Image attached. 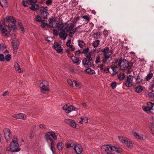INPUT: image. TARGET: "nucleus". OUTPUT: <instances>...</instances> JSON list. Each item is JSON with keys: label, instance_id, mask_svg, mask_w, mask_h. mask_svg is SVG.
I'll return each mask as SVG.
<instances>
[{"label": "nucleus", "instance_id": "nucleus-41", "mask_svg": "<svg viewBox=\"0 0 154 154\" xmlns=\"http://www.w3.org/2000/svg\"><path fill=\"white\" fill-rule=\"evenodd\" d=\"M50 134H49V133L47 132L45 135V138L47 140H49L50 141L52 140V139L50 137Z\"/></svg>", "mask_w": 154, "mask_h": 154}, {"label": "nucleus", "instance_id": "nucleus-42", "mask_svg": "<svg viewBox=\"0 0 154 154\" xmlns=\"http://www.w3.org/2000/svg\"><path fill=\"white\" fill-rule=\"evenodd\" d=\"M82 18L85 19V21L86 22H88L90 19V18H89V17L86 15L82 17Z\"/></svg>", "mask_w": 154, "mask_h": 154}, {"label": "nucleus", "instance_id": "nucleus-31", "mask_svg": "<svg viewBox=\"0 0 154 154\" xmlns=\"http://www.w3.org/2000/svg\"><path fill=\"white\" fill-rule=\"evenodd\" d=\"M143 110L146 111L147 113H149L150 112V109L148 106L146 107L145 106H143L142 107Z\"/></svg>", "mask_w": 154, "mask_h": 154}, {"label": "nucleus", "instance_id": "nucleus-4", "mask_svg": "<svg viewBox=\"0 0 154 154\" xmlns=\"http://www.w3.org/2000/svg\"><path fill=\"white\" fill-rule=\"evenodd\" d=\"M121 69L125 70L127 69L129 66V63L126 60H122V58L119 59V61L118 64Z\"/></svg>", "mask_w": 154, "mask_h": 154}, {"label": "nucleus", "instance_id": "nucleus-29", "mask_svg": "<svg viewBox=\"0 0 154 154\" xmlns=\"http://www.w3.org/2000/svg\"><path fill=\"white\" fill-rule=\"evenodd\" d=\"M49 86L48 85H47L45 86V85H43L42 87H41V88L42 90L44 91H47L49 90Z\"/></svg>", "mask_w": 154, "mask_h": 154}, {"label": "nucleus", "instance_id": "nucleus-10", "mask_svg": "<svg viewBox=\"0 0 154 154\" xmlns=\"http://www.w3.org/2000/svg\"><path fill=\"white\" fill-rule=\"evenodd\" d=\"M74 149L77 154H81L82 151V148L81 146L79 145H75Z\"/></svg>", "mask_w": 154, "mask_h": 154}, {"label": "nucleus", "instance_id": "nucleus-17", "mask_svg": "<svg viewBox=\"0 0 154 154\" xmlns=\"http://www.w3.org/2000/svg\"><path fill=\"white\" fill-rule=\"evenodd\" d=\"M0 5L2 8H6L8 5L6 0H0Z\"/></svg>", "mask_w": 154, "mask_h": 154}, {"label": "nucleus", "instance_id": "nucleus-14", "mask_svg": "<svg viewBox=\"0 0 154 154\" xmlns=\"http://www.w3.org/2000/svg\"><path fill=\"white\" fill-rule=\"evenodd\" d=\"M49 15V13L47 11H42L41 12V17L42 18L44 19V20L47 19Z\"/></svg>", "mask_w": 154, "mask_h": 154}, {"label": "nucleus", "instance_id": "nucleus-45", "mask_svg": "<svg viewBox=\"0 0 154 154\" xmlns=\"http://www.w3.org/2000/svg\"><path fill=\"white\" fill-rule=\"evenodd\" d=\"M147 104L148 107L150 109V110L154 106V104L151 102H148L147 103Z\"/></svg>", "mask_w": 154, "mask_h": 154}, {"label": "nucleus", "instance_id": "nucleus-22", "mask_svg": "<svg viewBox=\"0 0 154 154\" xmlns=\"http://www.w3.org/2000/svg\"><path fill=\"white\" fill-rule=\"evenodd\" d=\"M74 29H67L66 32H70L69 34V37H72L73 34L75 33L77 30V29H75V30L74 31Z\"/></svg>", "mask_w": 154, "mask_h": 154}, {"label": "nucleus", "instance_id": "nucleus-36", "mask_svg": "<svg viewBox=\"0 0 154 154\" xmlns=\"http://www.w3.org/2000/svg\"><path fill=\"white\" fill-rule=\"evenodd\" d=\"M83 65L86 68L90 67L91 66V63L90 61H88L87 63L84 64Z\"/></svg>", "mask_w": 154, "mask_h": 154}, {"label": "nucleus", "instance_id": "nucleus-26", "mask_svg": "<svg viewBox=\"0 0 154 154\" xmlns=\"http://www.w3.org/2000/svg\"><path fill=\"white\" fill-rule=\"evenodd\" d=\"M143 90V88L141 86H139L135 87V91L137 93L141 92Z\"/></svg>", "mask_w": 154, "mask_h": 154}, {"label": "nucleus", "instance_id": "nucleus-34", "mask_svg": "<svg viewBox=\"0 0 154 154\" xmlns=\"http://www.w3.org/2000/svg\"><path fill=\"white\" fill-rule=\"evenodd\" d=\"M54 37H48L45 38V41H48L49 42H50L53 41L54 40Z\"/></svg>", "mask_w": 154, "mask_h": 154}, {"label": "nucleus", "instance_id": "nucleus-46", "mask_svg": "<svg viewBox=\"0 0 154 154\" xmlns=\"http://www.w3.org/2000/svg\"><path fill=\"white\" fill-rule=\"evenodd\" d=\"M11 58V56L10 54L6 55L5 57V59L7 61H9Z\"/></svg>", "mask_w": 154, "mask_h": 154}, {"label": "nucleus", "instance_id": "nucleus-54", "mask_svg": "<svg viewBox=\"0 0 154 154\" xmlns=\"http://www.w3.org/2000/svg\"><path fill=\"white\" fill-rule=\"evenodd\" d=\"M5 60L4 55L2 54H0V61H3Z\"/></svg>", "mask_w": 154, "mask_h": 154}, {"label": "nucleus", "instance_id": "nucleus-12", "mask_svg": "<svg viewBox=\"0 0 154 154\" xmlns=\"http://www.w3.org/2000/svg\"><path fill=\"white\" fill-rule=\"evenodd\" d=\"M109 146H110L108 145H104L102 146L101 147V150L102 152H106L108 154V151L109 150Z\"/></svg>", "mask_w": 154, "mask_h": 154}, {"label": "nucleus", "instance_id": "nucleus-35", "mask_svg": "<svg viewBox=\"0 0 154 154\" xmlns=\"http://www.w3.org/2000/svg\"><path fill=\"white\" fill-rule=\"evenodd\" d=\"M100 32H98L93 34V37L95 39H97L100 37Z\"/></svg>", "mask_w": 154, "mask_h": 154}, {"label": "nucleus", "instance_id": "nucleus-50", "mask_svg": "<svg viewBox=\"0 0 154 154\" xmlns=\"http://www.w3.org/2000/svg\"><path fill=\"white\" fill-rule=\"evenodd\" d=\"M116 83L115 82H114L112 83L111 84V86L113 89H114L116 87Z\"/></svg>", "mask_w": 154, "mask_h": 154}, {"label": "nucleus", "instance_id": "nucleus-11", "mask_svg": "<svg viewBox=\"0 0 154 154\" xmlns=\"http://www.w3.org/2000/svg\"><path fill=\"white\" fill-rule=\"evenodd\" d=\"M1 32L4 36L9 37L11 35V29H1Z\"/></svg>", "mask_w": 154, "mask_h": 154}, {"label": "nucleus", "instance_id": "nucleus-59", "mask_svg": "<svg viewBox=\"0 0 154 154\" xmlns=\"http://www.w3.org/2000/svg\"><path fill=\"white\" fill-rule=\"evenodd\" d=\"M81 119H82L83 120V122L85 123H86L88 122V119L86 117H85L83 118L81 117Z\"/></svg>", "mask_w": 154, "mask_h": 154}, {"label": "nucleus", "instance_id": "nucleus-62", "mask_svg": "<svg viewBox=\"0 0 154 154\" xmlns=\"http://www.w3.org/2000/svg\"><path fill=\"white\" fill-rule=\"evenodd\" d=\"M53 35L55 36H57L59 33V32L57 29H53Z\"/></svg>", "mask_w": 154, "mask_h": 154}, {"label": "nucleus", "instance_id": "nucleus-5", "mask_svg": "<svg viewBox=\"0 0 154 154\" xmlns=\"http://www.w3.org/2000/svg\"><path fill=\"white\" fill-rule=\"evenodd\" d=\"M49 28H56L58 26L57 20L54 18H51L49 19Z\"/></svg>", "mask_w": 154, "mask_h": 154}, {"label": "nucleus", "instance_id": "nucleus-16", "mask_svg": "<svg viewBox=\"0 0 154 154\" xmlns=\"http://www.w3.org/2000/svg\"><path fill=\"white\" fill-rule=\"evenodd\" d=\"M70 59L72 60L74 63H76L77 65L80 64L81 61L79 60V58H77L75 56H72Z\"/></svg>", "mask_w": 154, "mask_h": 154}, {"label": "nucleus", "instance_id": "nucleus-64", "mask_svg": "<svg viewBox=\"0 0 154 154\" xmlns=\"http://www.w3.org/2000/svg\"><path fill=\"white\" fill-rule=\"evenodd\" d=\"M52 0H47L46 2L47 5H49L51 4L52 2Z\"/></svg>", "mask_w": 154, "mask_h": 154}, {"label": "nucleus", "instance_id": "nucleus-53", "mask_svg": "<svg viewBox=\"0 0 154 154\" xmlns=\"http://www.w3.org/2000/svg\"><path fill=\"white\" fill-rule=\"evenodd\" d=\"M67 82L71 86H73V81H72L70 79H68L67 80Z\"/></svg>", "mask_w": 154, "mask_h": 154}, {"label": "nucleus", "instance_id": "nucleus-18", "mask_svg": "<svg viewBox=\"0 0 154 154\" xmlns=\"http://www.w3.org/2000/svg\"><path fill=\"white\" fill-rule=\"evenodd\" d=\"M76 108L72 105H70L69 106H68L67 109L66 111V113H69L73 110H75Z\"/></svg>", "mask_w": 154, "mask_h": 154}, {"label": "nucleus", "instance_id": "nucleus-33", "mask_svg": "<svg viewBox=\"0 0 154 154\" xmlns=\"http://www.w3.org/2000/svg\"><path fill=\"white\" fill-rule=\"evenodd\" d=\"M153 76V73H149L148 74L146 77V79L147 81H149L151 79Z\"/></svg>", "mask_w": 154, "mask_h": 154}, {"label": "nucleus", "instance_id": "nucleus-9", "mask_svg": "<svg viewBox=\"0 0 154 154\" xmlns=\"http://www.w3.org/2000/svg\"><path fill=\"white\" fill-rule=\"evenodd\" d=\"M61 30L59 34V37L60 38H63V40H65L66 38L67 34L65 32V29H58Z\"/></svg>", "mask_w": 154, "mask_h": 154}, {"label": "nucleus", "instance_id": "nucleus-2", "mask_svg": "<svg viewBox=\"0 0 154 154\" xmlns=\"http://www.w3.org/2000/svg\"><path fill=\"white\" fill-rule=\"evenodd\" d=\"M18 141L17 138L14 137L12 139V141L11 142L10 145V149L12 152L19 151L20 148L19 147H16L18 146Z\"/></svg>", "mask_w": 154, "mask_h": 154}, {"label": "nucleus", "instance_id": "nucleus-43", "mask_svg": "<svg viewBox=\"0 0 154 154\" xmlns=\"http://www.w3.org/2000/svg\"><path fill=\"white\" fill-rule=\"evenodd\" d=\"M30 138L31 139H32L34 135V134L35 133V131H34L32 129H31L30 130Z\"/></svg>", "mask_w": 154, "mask_h": 154}, {"label": "nucleus", "instance_id": "nucleus-30", "mask_svg": "<svg viewBox=\"0 0 154 154\" xmlns=\"http://www.w3.org/2000/svg\"><path fill=\"white\" fill-rule=\"evenodd\" d=\"M85 55L87 58L86 59H87L88 61H90L92 60V58L91 57V54L90 53H88L86 54Z\"/></svg>", "mask_w": 154, "mask_h": 154}, {"label": "nucleus", "instance_id": "nucleus-63", "mask_svg": "<svg viewBox=\"0 0 154 154\" xmlns=\"http://www.w3.org/2000/svg\"><path fill=\"white\" fill-rule=\"evenodd\" d=\"M89 51V48L88 47L86 49H84L82 52V53L85 54L88 53Z\"/></svg>", "mask_w": 154, "mask_h": 154}, {"label": "nucleus", "instance_id": "nucleus-58", "mask_svg": "<svg viewBox=\"0 0 154 154\" xmlns=\"http://www.w3.org/2000/svg\"><path fill=\"white\" fill-rule=\"evenodd\" d=\"M110 149L111 150H113L116 151V149H117V147H116L115 146H109Z\"/></svg>", "mask_w": 154, "mask_h": 154}, {"label": "nucleus", "instance_id": "nucleus-8", "mask_svg": "<svg viewBox=\"0 0 154 154\" xmlns=\"http://www.w3.org/2000/svg\"><path fill=\"white\" fill-rule=\"evenodd\" d=\"M54 46L57 53H60L62 51L63 49L58 43L55 42L54 44Z\"/></svg>", "mask_w": 154, "mask_h": 154}, {"label": "nucleus", "instance_id": "nucleus-23", "mask_svg": "<svg viewBox=\"0 0 154 154\" xmlns=\"http://www.w3.org/2000/svg\"><path fill=\"white\" fill-rule=\"evenodd\" d=\"M14 66L16 70L19 72V73L21 72V70L19 65L17 62H15Z\"/></svg>", "mask_w": 154, "mask_h": 154}, {"label": "nucleus", "instance_id": "nucleus-48", "mask_svg": "<svg viewBox=\"0 0 154 154\" xmlns=\"http://www.w3.org/2000/svg\"><path fill=\"white\" fill-rule=\"evenodd\" d=\"M42 18L41 16L37 15L36 16L35 20L37 22H41L42 21Z\"/></svg>", "mask_w": 154, "mask_h": 154}, {"label": "nucleus", "instance_id": "nucleus-21", "mask_svg": "<svg viewBox=\"0 0 154 154\" xmlns=\"http://www.w3.org/2000/svg\"><path fill=\"white\" fill-rule=\"evenodd\" d=\"M29 8L32 10L36 11L39 8V5L36 4L32 5L31 7Z\"/></svg>", "mask_w": 154, "mask_h": 154}, {"label": "nucleus", "instance_id": "nucleus-37", "mask_svg": "<svg viewBox=\"0 0 154 154\" xmlns=\"http://www.w3.org/2000/svg\"><path fill=\"white\" fill-rule=\"evenodd\" d=\"M62 142H60L57 144V147L59 150H61L62 149Z\"/></svg>", "mask_w": 154, "mask_h": 154}, {"label": "nucleus", "instance_id": "nucleus-3", "mask_svg": "<svg viewBox=\"0 0 154 154\" xmlns=\"http://www.w3.org/2000/svg\"><path fill=\"white\" fill-rule=\"evenodd\" d=\"M4 21L8 23V26L9 28H12L13 29H15L14 27L15 25L16 19L14 17L12 16H7L6 17L5 20Z\"/></svg>", "mask_w": 154, "mask_h": 154}, {"label": "nucleus", "instance_id": "nucleus-39", "mask_svg": "<svg viewBox=\"0 0 154 154\" xmlns=\"http://www.w3.org/2000/svg\"><path fill=\"white\" fill-rule=\"evenodd\" d=\"M100 41L99 40H96L93 44V45L94 47L95 48L98 46L99 44Z\"/></svg>", "mask_w": 154, "mask_h": 154}, {"label": "nucleus", "instance_id": "nucleus-7", "mask_svg": "<svg viewBox=\"0 0 154 154\" xmlns=\"http://www.w3.org/2000/svg\"><path fill=\"white\" fill-rule=\"evenodd\" d=\"M64 122L70 125L71 127L73 128H76V124L74 120L71 119H66L64 120Z\"/></svg>", "mask_w": 154, "mask_h": 154}, {"label": "nucleus", "instance_id": "nucleus-24", "mask_svg": "<svg viewBox=\"0 0 154 154\" xmlns=\"http://www.w3.org/2000/svg\"><path fill=\"white\" fill-rule=\"evenodd\" d=\"M85 72L88 74H93L95 73V72L94 70H92L91 68H88L87 69H86L85 70Z\"/></svg>", "mask_w": 154, "mask_h": 154}, {"label": "nucleus", "instance_id": "nucleus-40", "mask_svg": "<svg viewBox=\"0 0 154 154\" xmlns=\"http://www.w3.org/2000/svg\"><path fill=\"white\" fill-rule=\"evenodd\" d=\"M51 142V150L52 151L53 153H54V151L53 150V148H54V144L55 142H54L53 140H52L50 141Z\"/></svg>", "mask_w": 154, "mask_h": 154}, {"label": "nucleus", "instance_id": "nucleus-56", "mask_svg": "<svg viewBox=\"0 0 154 154\" xmlns=\"http://www.w3.org/2000/svg\"><path fill=\"white\" fill-rule=\"evenodd\" d=\"M132 76L131 75H129L127 76L126 81L132 82Z\"/></svg>", "mask_w": 154, "mask_h": 154}, {"label": "nucleus", "instance_id": "nucleus-25", "mask_svg": "<svg viewBox=\"0 0 154 154\" xmlns=\"http://www.w3.org/2000/svg\"><path fill=\"white\" fill-rule=\"evenodd\" d=\"M48 133H49V134L51 136L53 139L54 140H56L57 139V136L56 135L55 133L54 132H48Z\"/></svg>", "mask_w": 154, "mask_h": 154}, {"label": "nucleus", "instance_id": "nucleus-60", "mask_svg": "<svg viewBox=\"0 0 154 154\" xmlns=\"http://www.w3.org/2000/svg\"><path fill=\"white\" fill-rule=\"evenodd\" d=\"M151 129L152 131H154V121L152 122L151 125Z\"/></svg>", "mask_w": 154, "mask_h": 154}, {"label": "nucleus", "instance_id": "nucleus-47", "mask_svg": "<svg viewBox=\"0 0 154 154\" xmlns=\"http://www.w3.org/2000/svg\"><path fill=\"white\" fill-rule=\"evenodd\" d=\"M134 136L136 137V138L140 139H141V137H140L139 135H138L137 134L136 132H134L133 133Z\"/></svg>", "mask_w": 154, "mask_h": 154}, {"label": "nucleus", "instance_id": "nucleus-13", "mask_svg": "<svg viewBox=\"0 0 154 154\" xmlns=\"http://www.w3.org/2000/svg\"><path fill=\"white\" fill-rule=\"evenodd\" d=\"M12 45L13 47H18L20 45L19 41L16 38H13L12 41Z\"/></svg>", "mask_w": 154, "mask_h": 154}, {"label": "nucleus", "instance_id": "nucleus-57", "mask_svg": "<svg viewBox=\"0 0 154 154\" xmlns=\"http://www.w3.org/2000/svg\"><path fill=\"white\" fill-rule=\"evenodd\" d=\"M0 29H6V28L5 27V24L0 23Z\"/></svg>", "mask_w": 154, "mask_h": 154}, {"label": "nucleus", "instance_id": "nucleus-1", "mask_svg": "<svg viewBox=\"0 0 154 154\" xmlns=\"http://www.w3.org/2000/svg\"><path fill=\"white\" fill-rule=\"evenodd\" d=\"M79 19V17H77L74 18L70 23H61L59 25L58 29H72L74 27V24Z\"/></svg>", "mask_w": 154, "mask_h": 154}, {"label": "nucleus", "instance_id": "nucleus-27", "mask_svg": "<svg viewBox=\"0 0 154 154\" xmlns=\"http://www.w3.org/2000/svg\"><path fill=\"white\" fill-rule=\"evenodd\" d=\"M126 145L128 146L129 148H132L133 147V145L132 143H131L129 139H128V142H126L125 143Z\"/></svg>", "mask_w": 154, "mask_h": 154}, {"label": "nucleus", "instance_id": "nucleus-20", "mask_svg": "<svg viewBox=\"0 0 154 154\" xmlns=\"http://www.w3.org/2000/svg\"><path fill=\"white\" fill-rule=\"evenodd\" d=\"M118 138H119L120 140L124 143H126V142H128V139L127 138L124 137H123L119 136Z\"/></svg>", "mask_w": 154, "mask_h": 154}, {"label": "nucleus", "instance_id": "nucleus-52", "mask_svg": "<svg viewBox=\"0 0 154 154\" xmlns=\"http://www.w3.org/2000/svg\"><path fill=\"white\" fill-rule=\"evenodd\" d=\"M47 7L42 6L40 8V11H41V12L42 11H47Z\"/></svg>", "mask_w": 154, "mask_h": 154}, {"label": "nucleus", "instance_id": "nucleus-49", "mask_svg": "<svg viewBox=\"0 0 154 154\" xmlns=\"http://www.w3.org/2000/svg\"><path fill=\"white\" fill-rule=\"evenodd\" d=\"M125 78V75L124 74H122V75L119 74L118 75V79L120 80H122L124 78Z\"/></svg>", "mask_w": 154, "mask_h": 154}, {"label": "nucleus", "instance_id": "nucleus-19", "mask_svg": "<svg viewBox=\"0 0 154 154\" xmlns=\"http://www.w3.org/2000/svg\"><path fill=\"white\" fill-rule=\"evenodd\" d=\"M42 24L41 25V26L43 28H49V24H48L47 23V21L45 20H42Z\"/></svg>", "mask_w": 154, "mask_h": 154}, {"label": "nucleus", "instance_id": "nucleus-61", "mask_svg": "<svg viewBox=\"0 0 154 154\" xmlns=\"http://www.w3.org/2000/svg\"><path fill=\"white\" fill-rule=\"evenodd\" d=\"M100 58L99 56H98L96 58L95 60V63L96 64H98L100 62Z\"/></svg>", "mask_w": 154, "mask_h": 154}, {"label": "nucleus", "instance_id": "nucleus-51", "mask_svg": "<svg viewBox=\"0 0 154 154\" xmlns=\"http://www.w3.org/2000/svg\"><path fill=\"white\" fill-rule=\"evenodd\" d=\"M142 80H143L142 79H140V76L138 75L136 78L137 82L138 83L142 82Z\"/></svg>", "mask_w": 154, "mask_h": 154}, {"label": "nucleus", "instance_id": "nucleus-32", "mask_svg": "<svg viewBox=\"0 0 154 154\" xmlns=\"http://www.w3.org/2000/svg\"><path fill=\"white\" fill-rule=\"evenodd\" d=\"M79 45L81 48H82L85 45L84 42L82 40H79L78 42Z\"/></svg>", "mask_w": 154, "mask_h": 154}, {"label": "nucleus", "instance_id": "nucleus-28", "mask_svg": "<svg viewBox=\"0 0 154 154\" xmlns=\"http://www.w3.org/2000/svg\"><path fill=\"white\" fill-rule=\"evenodd\" d=\"M101 51L103 52V55H106L109 52V48L106 47L103 50H102Z\"/></svg>", "mask_w": 154, "mask_h": 154}, {"label": "nucleus", "instance_id": "nucleus-6", "mask_svg": "<svg viewBox=\"0 0 154 154\" xmlns=\"http://www.w3.org/2000/svg\"><path fill=\"white\" fill-rule=\"evenodd\" d=\"M3 132L5 139L8 141L9 139L12 137V134L10 130L8 128H5Z\"/></svg>", "mask_w": 154, "mask_h": 154}, {"label": "nucleus", "instance_id": "nucleus-44", "mask_svg": "<svg viewBox=\"0 0 154 154\" xmlns=\"http://www.w3.org/2000/svg\"><path fill=\"white\" fill-rule=\"evenodd\" d=\"M131 82L126 81L125 85L127 87H130L132 85Z\"/></svg>", "mask_w": 154, "mask_h": 154}, {"label": "nucleus", "instance_id": "nucleus-15", "mask_svg": "<svg viewBox=\"0 0 154 154\" xmlns=\"http://www.w3.org/2000/svg\"><path fill=\"white\" fill-rule=\"evenodd\" d=\"M25 116L26 115L24 114L20 113L14 115L12 116L17 119H24V116Z\"/></svg>", "mask_w": 154, "mask_h": 154}, {"label": "nucleus", "instance_id": "nucleus-55", "mask_svg": "<svg viewBox=\"0 0 154 154\" xmlns=\"http://www.w3.org/2000/svg\"><path fill=\"white\" fill-rule=\"evenodd\" d=\"M22 4L25 7L28 6L29 5L28 2L27 1H23Z\"/></svg>", "mask_w": 154, "mask_h": 154}, {"label": "nucleus", "instance_id": "nucleus-38", "mask_svg": "<svg viewBox=\"0 0 154 154\" xmlns=\"http://www.w3.org/2000/svg\"><path fill=\"white\" fill-rule=\"evenodd\" d=\"M7 46L5 44L3 43L0 44V51L3 50L5 48H6Z\"/></svg>", "mask_w": 154, "mask_h": 154}]
</instances>
